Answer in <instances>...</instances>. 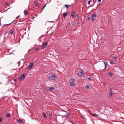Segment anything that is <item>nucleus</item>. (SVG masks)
<instances>
[{"label": "nucleus", "mask_w": 124, "mask_h": 124, "mask_svg": "<svg viewBox=\"0 0 124 124\" xmlns=\"http://www.w3.org/2000/svg\"><path fill=\"white\" fill-rule=\"evenodd\" d=\"M34 63H31L30 64L29 66V68L31 69L34 66Z\"/></svg>", "instance_id": "nucleus-7"}, {"label": "nucleus", "mask_w": 124, "mask_h": 124, "mask_svg": "<svg viewBox=\"0 0 124 124\" xmlns=\"http://www.w3.org/2000/svg\"><path fill=\"white\" fill-rule=\"evenodd\" d=\"M49 22H54V21H49Z\"/></svg>", "instance_id": "nucleus-41"}, {"label": "nucleus", "mask_w": 124, "mask_h": 124, "mask_svg": "<svg viewBox=\"0 0 124 124\" xmlns=\"http://www.w3.org/2000/svg\"><path fill=\"white\" fill-rule=\"evenodd\" d=\"M67 13H63V17L64 18H65L67 16Z\"/></svg>", "instance_id": "nucleus-14"}, {"label": "nucleus", "mask_w": 124, "mask_h": 124, "mask_svg": "<svg viewBox=\"0 0 124 124\" xmlns=\"http://www.w3.org/2000/svg\"><path fill=\"white\" fill-rule=\"evenodd\" d=\"M56 77V76L54 74H53L52 75H50L49 76V78L51 80H53L55 79Z\"/></svg>", "instance_id": "nucleus-1"}, {"label": "nucleus", "mask_w": 124, "mask_h": 124, "mask_svg": "<svg viewBox=\"0 0 124 124\" xmlns=\"http://www.w3.org/2000/svg\"><path fill=\"white\" fill-rule=\"evenodd\" d=\"M102 62L104 63V64L105 65V68L103 69V70H105L107 66V63L106 62H105L104 61H102Z\"/></svg>", "instance_id": "nucleus-10"}, {"label": "nucleus", "mask_w": 124, "mask_h": 124, "mask_svg": "<svg viewBox=\"0 0 124 124\" xmlns=\"http://www.w3.org/2000/svg\"><path fill=\"white\" fill-rule=\"evenodd\" d=\"M12 52H11V53L10 54H12Z\"/></svg>", "instance_id": "nucleus-49"}, {"label": "nucleus", "mask_w": 124, "mask_h": 124, "mask_svg": "<svg viewBox=\"0 0 124 124\" xmlns=\"http://www.w3.org/2000/svg\"><path fill=\"white\" fill-rule=\"evenodd\" d=\"M49 90H54V88L53 87H50Z\"/></svg>", "instance_id": "nucleus-20"}, {"label": "nucleus", "mask_w": 124, "mask_h": 124, "mask_svg": "<svg viewBox=\"0 0 124 124\" xmlns=\"http://www.w3.org/2000/svg\"><path fill=\"white\" fill-rule=\"evenodd\" d=\"M98 1L100 2H101V0H97Z\"/></svg>", "instance_id": "nucleus-35"}, {"label": "nucleus", "mask_w": 124, "mask_h": 124, "mask_svg": "<svg viewBox=\"0 0 124 124\" xmlns=\"http://www.w3.org/2000/svg\"><path fill=\"white\" fill-rule=\"evenodd\" d=\"M71 5H68V7H70V6H71Z\"/></svg>", "instance_id": "nucleus-43"}, {"label": "nucleus", "mask_w": 124, "mask_h": 124, "mask_svg": "<svg viewBox=\"0 0 124 124\" xmlns=\"http://www.w3.org/2000/svg\"><path fill=\"white\" fill-rule=\"evenodd\" d=\"M113 93V92L112 91V90L111 89V90L110 91V94L109 95V96L110 97H111L112 95V94Z\"/></svg>", "instance_id": "nucleus-13"}, {"label": "nucleus", "mask_w": 124, "mask_h": 124, "mask_svg": "<svg viewBox=\"0 0 124 124\" xmlns=\"http://www.w3.org/2000/svg\"><path fill=\"white\" fill-rule=\"evenodd\" d=\"M48 31H47V33H48Z\"/></svg>", "instance_id": "nucleus-53"}, {"label": "nucleus", "mask_w": 124, "mask_h": 124, "mask_svg": "<svg viewBox=\"0 0 124 124\" xmlns=\"http://www.w3.org/2000/svg\"><path fill=\"white\" fill-rule=\"evenodd\" d=\"M25 77V74L23 73L21 76L19 78L18 80H21L24 78Z\"/></svg>", "instance_id": "nucleus-2"}, {"label": "nucleus", "mask_w": 124, "mask_h": 124, "mask_svg": "<svg viewBox=\"0 0 124 124\" xmlns=\"http://www.w3.org/2000/svg\"><path fill=\"white\" fill-rule=\"evenodd\" d=\"M9 32L10 34H11L14 35V36L15 37V35H14V32L11 29L9 31Z\"/></svg>", "instance_id": "nucleus-8"}, {"label": "nucleus", "mask_w": 124, "mask_h": 124, "mask_svg": "<svg viewBox=\"0 0 124 124\" xmlns=\"http://www.w3.org/2000/svg\"><path fill=\"white\" fill-rule=\"evenodd\" d=\"M92 1L91 0H89V1L88 2V4H90V2H91V1Z\"/></svg>", "instance_id": "nucleus-33"}, {"label": "nucleus", "mask_w": 124, "mask_h": 124, "mask_svg": "<svg viewBox=\"0 0 124 124\" xmlns=\"http://www.w3.org/2000/svg\"><path fill=\"white\" fill-rule=\"evenodd\" d=\"M35 18V17H34L33 18V19H34V18Z\"/></svg>", "instance_id": "nucleus-54"}, {"label": "nucleus", "mask_w": 124, "mask_h": 124, "mask_svg": "<svg viewBox=\"0 0 124 124\" xmlns=\"http://www.w3.org/2000/svg\"><path fill=\"white\" fill-rule=\"evenodd\" d=\"M78 74L81 77L83 75V72L82 70H80L78 72Z\"/></svg>", "instance_id": "nucleus-4"}, {"label": "nucleus", "mask_w": 124, "mask_h": 124, "mask_svg": "<svg viewBox=\"0 0 124 124\" xmlns=\"http://www.w3.org/2000/svg\"><path fill=\"white\" fill-rule=\"evenodd\" d=\"M39 48H38V47H37V48H35L34 50H35L36 51H38V50H39Z\"/></svg>", "instance_id": "nucleus-23"}, {"label": "nucleus", "mask_w": 124, "mask_h": 124, "mask_svg": "<svg viewBox=\"0 0 124 124\" xmlns=\"http://www.w3.org/2000/svg\"><path fill=\"white\" fill-rule=\"evenodd\" d=\"M15 21V20H13V22L11 23H10L9 24H7L6 25H10L12 23L14 22Z\"/></svg>", "instance_id": "nucleus-26"}, {"label": "nucleus", "mask_w": 124, "mask_h": 124, "mask_svg": "<svg viewBox=\"0 0 124 124\" xmlns=\"http://www.w3.org/2000/svg\"><path fill=\"white\" fill-rule=\"evenodd\" d=\"M8 3H6V4L7 5L8 4Z\"/></svg>", "instance_id": "nucleus-46"}, {"label": "nucleus", "mask_w": 124, "mask_h": 124, "mask_svg": "<svg viewBox=\"0 0 124 124\" xmlns=\"http://www.w3.org/2000/svg\"><path fill=\"white\" fill-rule=\"evenodd\" d=\"M16 70V71H17V70H16V69H12V70Z\"/></svg>", "instance_id": "nucleus-39"}, {"label": "nucleus", "mask_w": 124, "mask_h": 124, "mask_svg": "<svg viewBox=\"0 0 124 124\" xmlns=\"http://www.w3.org/2000/svg\"><path fill=\"white\" fill-rule=\"evenodd\" d=\"M79 18V19H80V16L79 15H78V16H77Z\"/></svg>", "instance_id": "nucleus-32"}, {"label": "nucleus", "mask_w": 124, "mask_h": 124, "mask_svg": "<svg viewBox=\"0 0 124 124\" xmlns=\"http://www.w3.org/2000/svg\"><path fill=\"white\" fill-rule=\"evenodd\" d=\"M71 12L72 18H74L75 17V12L73 11H71Z\"/></svg>", "instance_id": "nucleus-6"}, {"label": "nucleus", "mask_w": 124, "mask_h": 124, "mask_svg": "<svg viewBox=\"0 0 124 124\" xmlns=\"http://www.w3.org/2000/svg\"><path fill=\"white\" fill-rule=\"evenodd\" d=\"M26 30V28H23L22 29H21L20 30V32L22 31H25Z\"/></svg>", "instance_id": "nucleus-16"}, {"label": "nucleus", "mask_w": 124, "mask_h": 124, "mask_svg": "<svg viewBox=\"0 0 124 124\" xmlns=\"http://www.w3.org/2000/svg\"><path fill=\"white\" fill-rule=\"evenodd\" d=\"M114 58L115 59H117V57H116V56H114Z\"/></svg>", "instance_id": "nucleus-38"}, {"label": "nucleus", "mask_w": 124, "mask_h": 124, "mask_svg": "<svg viewBox=\"0 0 124 124\" xmlns=\"http://www.w3.org/2000/svg\"><path fill=\"white\" fill-rule=\"evenodd\" d=\"M49 115H50V116H51L52 115L51 114H51H49Z\"/></svg>", "instance_id": "nucleus-51"}, {"label": "nucleus", "mask_w": 124, "mask_h": 124, "mask_svg": "<svg viewBox=\"0 0 124 124\" xmlns=\"http://www.w3.org/2000/svg\"><path fill=\"white\" fill-rule=\"evenodd\" d=\"M69 82H72L73 83H75V79L73 78H71L70 80L69 81Z\"/></svg>", "instance_id": "nucleus-12"}, {"label": "nucleus", "mask_w": 124, "mask_h": 124, "mask_svg": "<svg viewBox=\"0 0 124 124\" xmlns=\"http://www.w3.org/2000/svg\"><path fill=\"white\" fill-rule=\"evenodd\" d=\"M90 19V18L89 17H88V20H89Z\"/></svg>", "instance_id": "nucleus-44"}, {"label": "nucleus", "mask_w": 124, "mask_h": 124, "mask_svg": "<svg viewBox=\"0 0 124 124\" xmlns=\"http://www.w3.org/2000/svg\"><path fill=\"white\" fill-rule=\"evenodd\" d=\"M88 79V80H91L92 79V77H89Z\"/></svg>", "instance_id": "nucleus-27"}, {"label": "nucleus", "mask_w": 124, "mask_h": 124, "mask_svg": "<svg viewBox=\"0 0 124 124\" xmlns=\"http://www.w3.org/2000/svg\"><path fill=\"white\" fill-rule=\"evenodd\" d=\"M123 66H124V64H123Z\"/></svg>", "instance_id": "nucleus-55"}, {"label": "nucleus", "mask_w": 124, "mask_h": 124, "mask_svg": "<svg viewBox=\"0 0 124 124\" xmlns=\"http://www.w3.org/2000/svg\"><path fill=\"white\" fill-rule=\"evenodd\" d=\"M18 122L19 123H21L23 122V121L21 119H19L18 120Z\"/></svg>", "instance_id": "nucleus-22"}, {"label": "nucleus", "mask_w": 124, "mask_h": 124, "mask_svg": "<svg viewBox=\"0 0 124 124\" xmlns=\"http://www.w3.org/2000/svg\"><path fill=\"white\" fill-rule=\"evenodd\" d=\"M88 111L90 114L91 115L92 113L90 112V111L89 110Z\"/></svg>", "instance_id": "nucleus-36"}, {"label": "nucleus", "mask_w": 124, "mask_h": 124, "mask_svg": "<svg viewBox=\"0 0 124 124\" xmlns=\"http://www.w3.org/2000/svg\"><path fill=\"white\" fill-rule=\"evenodd\" d=\"M85 87L86 89H89L90 88L89 86L87 85H86Z\"/></svg>", "instance_id": "nucleus-21"}, {"label": "nucleus", "mask_w": 124, "mask_h": 124, "mask_svg": "<svg viewBox=\"0 0 124 124\" xmlns=\"http://www.w3.org/2000/svg\"><path fill=\"white\" fill-rule=\"evenodd\" d=\"M47 43L45 42L44 43H43L42 44V47L43 48H45L47 46Z\"/></svg>", "instance_id": "nucleus-5"}, {"label": "nucleus", "mask_w": 124, "mask_h": 124, "mask_svg": "<svg viewBox=\"0 0 124 124\" xmlns=\"http://www.w3.org/2000/svg\"><path fill=\"white\" fill-rule=\"evenodd\" d=\"M91 115L94 117H97L98 116L97 114H92Z\"/></svg>", "instance_id": "nucleus-17"}, {"label": "nucleus", "mask_w": 124, "mask_h": 124, "mask_svg": "<svg viewBox=\"0 0 124 124\" xmlns=\"http://www.w3.org/2000/svg\"><path fill=\"white\" fill-rule=\"evenodd\" d=\"M82 117L83 118V119L84 118V117L83 116H82Z\"/></svg>", "instance_id": "nucleus-50"}, {"label": "nucleus", "mask_w": 124, "mask_h": 124, "mask_svg": "<svg viewBox=\"0 0 124 124\" xmlns=\"http://www.w3.org/2000/svg\"><path fill=\"white\" fill-rule=\"evenodd\" d=\"M110 63L111 64H114V62L113 61H111L110 62Z\"/></svg>", "instance_id": "nucleus-28"}, {"label": "nucleus", "mask_w": 124, "mask_h": 124, "mask_svg": "<svg viewBox=\"0 0 124 124\" xmlns=\"http://www.w3.org/2000/svg\"><path fill=\"white\" fill-rule=\"evenodd\" d=\"M24 14L25 15H26L27 14H28V11L27 10L24 11Z\"/></svg>", "instance_id": "nucleus-18"}, {"label": "nucleus", "mask_w": 124, "mask_h": 124, "mask_svg": "<svg viewBox=\"0 0 124 124\" xmlns=\"http://www.w3.org/2000/svg\"><path fill=\"white\" fill-rule=\"evenodd\" d=\"M64 111L65 112H67L66 111Z\"/></svg>", "instance_id": "nucleus-52"}, {"label": "nucleus", "mask_w": 124, "mask_h": 124, "mask_svg": "<svg viewBox=\"0 0 124 124\" xmlns=\"http://www.w3.org/2000/svg\"><path fill=\"white\" fill-rule=\"evenodd\" d=\"M67 115V116H69L70 117V114L69 113H68Z\"/></svg>", "instance_id": "nucleus-34"}, {"label": "nucleus", "mask_w": 124, "mask_h": 124, "mask_svg": "<svg viewBox=\"0 0 124 124\" xmlns=\"http://www.w3.org/2000/svg\"><path fill=\"white\" fill-rule=\"evenodd\" d=\"M35 5L36 8L37 9L39 8L38 5L37 3L35 2Z\"/></svg>", "instance_id": "nucleus-11"}, {"label": "nucleus", "mask_w": 124, "mask_h": 124, "mask_svg": "<svg viewBox=\"0 0 124 124\" xmlns=\"http://www.w3.org/2000/svg\"><path fill=\"white\" fill-rule=\"evenodd\" d=\"M97 16L96 14H93L91 15V17L92 20V21H94L95 20V18Z\"/></svg>", "instance_id": "nucleus-3"}, {"label": "nucleus", "mask_w": 124, "mask_h": 124, "mask_svg": "<svg viewBox=\"0 0 124 124\" xmlns=\"http://www.w3.org/2000/svg\"><path fill=\"white\" fill-rule=\"evenodd\" d=\"M64 7H66V8H67V9L68 8V5H67V4H66V5H64Z\"/></svg>", "instance_id": "nucleus-24"}, {"label": "nucleus", "mask_w": 124, "mask_h": 124, "mask_svg": "<svg viewBox=\"0 0 124 124\" xmlns=\"http://www.w3.org/2000/svg\"><path fill=\"white\" fill-rule=\"evenodd\" d=\"M70 85L71 86H74L75 85V83L72 82H69Z\"/></svg>", "instance_id": "nucleus-9"}, {"label": "nucleus", "mask_w": 124, "mask_h": 124, "mask_svg": "<svg viewBox=\"0 0 124 124\" xmlns=\"http://www.w3.org/2000/svg\"><path fill=\"white\" fill-rule=\"evenodd\" d=\"M14 82H15L16 81V79H14Z\"/></svg>", "instance_id": "nucleus-40"}, {"label": "nucleus", "mask_w": 124, "mask_h": 124, "mask_svg": "<svg viewBox=\"0 0 124 124\" xmlns=\"http://www.w3.org/2000/svg\"><path fill=\"white\" fill-rule=\"evenodd\" d=\"M23 37H22V38H23Z\"/></svg>", "instance_id": "nucleus-48"}, {"label": "nucleus", "mask_w": 124, "mask_h": 124, "mask_svg": "<svg viewBox=\"0 0 124 124\" xmlns=\"http://www.w3.org/2000/svg\"><path fill=\"white\" fill-rule=\"evenodd\" d=\"M2 120V118L0 117V122H1Z\"/></svg>", "instance_id": "nucleus-31"}, {"label": "nucleus", "mask_w": 124, "mask_h": 124, "mask_svg": "<svg viewBox=\"0 0 124 124\" xmlns=\"http://www.w3.org/2000/svg\"><path fill=\"white\" fill-rule=\"evenodd\" d=\"M46 4L45 6H44L43 7L42 9V10H43V9H44V8L46 6Z\"/></svg>", "instance_id": "nucleus-30"}, {"label": "nucleus", "mask_w": 124, "mask_h": 124, "mask_svg": "<svg viewBox=\"0 0 124 124\" xmlns=\"http://www.w3.org/2000/svg\"><path fill=\"white\" fill-rule=\"evenodd\" d=\"M6 116L7 117H10V115L9 114H7L6 115Z\"/></svg>", "instance_id": "nucleus-25"}, {"label": "nucleus", "mask_w": 124, "mask_h": 124, "mask_svg": "<svg viewBox=\"0 0 124 124\" xmlns=\"http://www.w3.org/2000/svg\"><path fill=\"white\" fill-rule=\"evenodd\" d=\"M18 63L19 64V63H20V61H19Z\"/></svg>", "instance_id": "nucleus-42"}, {"label": "nucleus", "mask_w": 124, "mask_h": 124, "mask_svg": "<svg viewBox=\"0 0 124 124\" xmlns=\"http://www.w3.org/2000/svg\"><path fill=\"white\" fill-rule=\"evenodd\" d=\"M70 111V109H68V111Z\"/></svg>", "instance_id": "nucleus-47"}, {"label": "nucleus", "mask_w": 124, "mask_h": 124, "mask_svg": "<svg viewBox=\"0 0 124 124\" xmlns=\"http://www.w3.org/2000/svg\"><path fill=\"white\" fill-rule=\"evenodd\" d=\"M108 74L110 76H112L113 75V74L112 72H109L108 73Z\"/></svg>", "instance_id": "nucleus-19"}, {"label": "nucleus", "mask_w": 124, "mask_h": 124, "mask_svg": "<svg viewBox=\"0 0 124 124\" xmlns=\"http://www.w3.org/2000/svg\"><path fill=\"white\" fill-rule=\"evenodd\" d=\"M19 16H17V18H18V17H19Z\"/></svg>", "instance_id": "nucleus-45"}, {"label": "nucleus", "mask_w": 124, "mask_h": 124, "mask_svg": "<svg viewBox=\"0 0 124 124\" xmlns=\"http://www.w3.org/2000/svg\"><path fill=\"white\" fill-rule=\"evenodd\" d=\"M88 111L90 114L91 115L92 113L90 112V111L89 110Z\"/></svg>", "instance_id": "nucleus-37"}, {"label": "nucleus", "mask_w": 124, "mask_h": 124, "mask_svg": "<svg viewBox=\"0 0 124 124\" xmlns=\"http://www.w3.org/2000/svg\"><path fill=\"white\" fill-rule=\"evenodd\" d=\"M76 24V22L75 21H74L73 22V25L74 26Z\"/></svg>", "instance_id": "nucleus-29"}, {"label": "nucleus", "mask_w": 124, "mask_h": 124, "mask_svg": "<svg viewBox=\"0 0 124 124\" xmlns=\"http://www.w3.org/2000/svg\"><path fill=\"white\" fill-rule=\"evenodd\" d=\"M42 115L44 116L45 118H47V116L46 115V114L45 113L43 112V113L42 114Z\"/></svg>", "instance_id": "nucleus-15"}]
</instances>
